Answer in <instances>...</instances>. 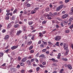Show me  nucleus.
<instances>
[{
  "instance_id": "39",
  "label": "nucleus",
  "mask_w": 73,
  "mask_h": 73,
  "mask_svg": "<svg viewBox=\"0 0 73 73\" xmlns=\"http://www.w3.org/2000/svg\"><path fill=\"white\" fill-rule=\"evenodd\" d=\"M72 20H73V18L71 17L70 18V19L69 20V21L70 22V21H72Z\"/></svg>"
},
{
  "instance_id": "29",
  "label": "nucleus",
  "mask_w": 73,
  "mask_h": 73,
  "mask_svg": "<svg viewBox=\"0 0 73 73\" xmlns=\"http://www.w3.org/2000/svg\"><path fill=\"white\" fill-rule=\"evenodd\" d=\"M52 65L56 67L57 66V64L56 63H53L52 64Z\"/></svg>"
},
{
  "instance_id": "52",
  "label": "nucleus",
  "mask_w": 73,
  "mask_h": 73,
  "mask_svg": "<svg viewBox=\"0 0 73 73\" xmlns=\"http://www.w3.org/2000/svg\"><path fill=\"white\" fill-rule=\"evenodd\" d=\"M52 23H56V21L54 20H52Z\"/></svg>"
},
{
  "instance_id": "4",
  "label": "nucleus",
  "mask_w": 73,
  "mask_h": 73,
  "mask_svg": "<svg viewBox=\"0 0 73 73\" xmlns=\"http://www.w3.org/2000/svg\"><path fill=\"white\" fill-rule=\"evenodd\" d=\"M9 36L8 35H6L4 36V37L3 38L4 40H7L9 38Z\"/></svg>"
},
{
  "instance_id": "54",
  "label": "nucleus",
  "mask_w": 73,
  "mask_h": 73,
  "mask_svg": "<svg viewBox=\"0 0 73 73\" xmlns=\"http://www.w3.org/2000/svg\"><path fill=\"white\" fill-rule=\"evenodd\" d=\"M19 16L20 17V19L22 17V16H23V14H21L19 15Z\"/></svg>"
},
{
  "instance_id": "56",
  "label": "nucleus",
  "mask_w": 73,
  "mask_h": 73,
  "mask_svg": "<svg viewBox=\"0 0 73 73\" xmlns=\"http://www.w3.org/2000/svg\"><path fill=\"white\" fill-rule=\"evenodd\" d=\"M63 4V2L62 1H60L59 4Z\"/></svg>"
},
{
  "instance_id": "32",
  "label": "nucleus",
  "mask_w": 73,
  "mask_h": 73,
  "mask_svg": "<svg viewBox=\"0 0 73 73\" xmlns=\"http://www.w3.org/2000/svg\"><path fill=\"white\" fill-rule=\"evenodd\" d=\"M64 69L62 68L61 70L60 71V73H62L63 72H64Z\"/></svg>"
},
{
  "instance_id": "64",
  "label": "nucleus",
  "mask_w": 73,
  "mask_h": 73,
  "mask_svg": "<svg viewBox=\"0 0 73 73\" xmlns=\"http://www.w3.org/2000/svg\"><path fill=\"white\" fill-rule=\"evenodd\" d=\"M73 25H71L70 26V28L71 29V28H73Z\"/></svg>"
},
{
  "instance_id": "44",
  "label": "nucleus",
  "mask_w": 73,
  "mask_h": 73,
  "mask_svg": "<svg viewBox=\"0 0 73 73\" xmlns=\"http://www.w3.org/2000/svg\"><path fill=\"white\" fill-rule=\"evenodd\" d=\"M64 24L65 25H66L68 24V21H65L64 22Z\"/></svg>"
},
{
  "instance_id": "13",
  "label": "nucleus",
  "mask_w": 73,
  "mask_h": 73,
  "mask_svg": "<svg viewBox=\"0 0 73 73\" xmlns=\"http://www.w3.org/2000/svg\"><path fill=\"white\" fill-rule=\"evenodd\" d=\"M52 16H58V14H57V12H54L53 13Z\"/></svg>"
},
{
  "instance_id": "2",
  "label": "nucleus",
  "mask_w": 73,
  "mask_h": 73,
  "mask_svg": "<svg viewBox=\"0 0 73 73\" xmlns=\"http://www.w3.org/2000/svg\"><path fill=\"white\" fill-rule=\"evenodd\" d=\"M61 39V37L60 36H56L55 38V39L56 41H60Z\"/></svg>"
},
{
  "instance_id": "30",
  "label": "nucleus",
  "mask_w": 73,
  "mask_h": 73,
  "mask_svg": "<svg viewBox=\"0 0 73 73\" xmlns=\"http://www.w3.org/2000/svg\"><path fill=\"white\" fill-rule=\"evenodd\" d=\"M10 10L9 9H8L7 10H6V12H7V13H9V12H10Z\"/></svg>"
},
{
  "instance_id": "33",
  "label": "nucleus",
  "mask_w": 73,
  "mask_h": 73,
  "mask_svg": "<svg viewBox=\"0 0 73 73\" xmlns=\"http://www.w3.org/2000/svg\"><path fill=\"white\" fill-rule=\"evenodd\" d=\"M35 61V58H33L31 60V62H33Z\"/></svg>"
},
{
  "instance_id": "60",
  "label": "nucleus",
  "mask_w": 73,
  "mask_h": 73,
  "mask_svg": "<svg viewBox=\"0 0 73 73\" xmlns=\"http://www.w3.org/2000/svg\"><path fill=\"white\" fill-rule=\"evenodd\" d=\"M34 37H35L34 35L32 36V38H31V39L32 40H34Z\"/></svg>"
},
{
  "instance_id": "21",
  "label": "nucleus",
  "mask_w": 73,
  "mask_h": 73,
  "mask_svg": "<svg viewBox=\"0 0 73 73\" xmlns=\"http://www.w3.org/2000/svg\"><path fill=\"white\" fill-rule=\"evenodd\" d=\"M45 11L46 12H48L49 11V8L48 7H47L45 8Z\"/></svg>"
},
{
  "instance_id": "14",
  "label": "nucleus",
  "mask_w": 73,
  "mask_h": 73,
  "mask_svg": "<svg viewBox=\"0 0 73 73\" xmlns=\"http://www.w3.org/2000/svg\"><path fill=\"white\" fill-rule=\"evenodd\" d=\"M9 16H7L6 15H5V20H9Z\"/></svg>"
},
{
  "instance_id": "12",
  "label": "nucleus",
  "mask_w": 73,
  "mask_h": 73,
  "mask_svg": "<svg viewBox=\"0 0 73 73\" xmlns=\"http://www.w3.org/2000/svg\"><path fill=\"white\" fill-rule=\"evenodd\" d=\"M21 32H22V31L21 30L17 31L16 34L17 35V36H19V34H20V33H21Z\"/></svg>"
},
{
  "instance_id": "42",
  "label": "nucleus",
  "mask_w": 73,
  "mask_h": 73,
  "mask_svg": "<svg viewBox=\"0 0 73 73\" xmlns=\"http://www.w3.org/2000/svg\"><path fill=\"white\" fill-rule=\"evenodd\" d=\"M60 8L59 7H57L56 8V11H60Z\"/></svg>"
},
{
  "instance_id": "25",
  "label": "nucleus",
  "mask_w": 73,
  "mask_h": 73,
  "mask_svg": "<svg viewBox=\"0 0 73 73\" xmlns=\"http://www.w3.org/2000/svg\"><path fill=\"white\" fill-rule=\"evenodd\" d=\"M40 67H37L36 68V70L37 72H38V71H39V70H40Z\"/></svg>"
},
{
  "instance_id": "10",
  "label": "nucleus",
  "mask_w": 73,
  "mask_h": 73,
  "mask_svg": "<svg viewBox=\"0 0 73 73\" xmlns=\"http://www.w3.org/2000/svg\"><path fill=\"white\" fill-rule=\"evenodd\" d=\"M39 58H44L45 57V55L44 54H41L39 56Z\"/></svg>"
},
{
  "instance_id": "24",
  "label": "nucleus",
  "mask_w": 73,
  "mask_h": 73,
  "mask_svg": "<svg viewBox=\"0 0 73 73\" xmlns=\"http://www.w3.org/2000/svg\"><path fill=\"white\" fill-rule=\"evenodd\" d=\"M62 60L64 61H68V59L66 58H62Z\"/></svg>"
},
{
  "instance_id": "59",
  "label": "nucleus",
  "mask_w": 73,
  "mask_h": 73,
  "mask_svg": "<svg viewBox=\"0 0 73 73\" xmlns=\"http://www.w3.org/2000/svg\"><path fill=\"white\" fill-rule=\"evenodd\" d=\"M42 64L43 65H46V62H43L42 63Z\"/></svg>"
},
{
  "instance_id": "34",
  "label": "nucleus",
  "mask_w": 73,
  "mask_h": 73,
  "mask_svg": "<svg viewBox=\"0 0 73 73\" xmlns=\"http://www.w3.org/2000/svg\"><path fill=\"white\" fill-rule=\"evenodd\" d=\"M46 49H43L42 50V52H46Z\"/></svg>"
},
{
  "instance_id": "45",
  "label": "nucleus",
  "mask_w": 73,
  "mask_h": 73,
  "mask_svg": "<svg viewBox=\"0 0 73 73\" xmlns=\"http://www.w3.org/2000/svg\"><path fill=\"white\" fill-rule=\"evenodd\" d=\"M27 11H26V10H24V14H25V15H26L27 13Z\"/></svg>"
},
{
  "instance_id": "35",
  "label": "nucleus",
  "mask_w": 73,
  "mask_h": 73,
  "mask_svg": "<svg viewBox=\"0 0 73 73\" xmlns=\"http://www.w3.org/2000/svg\"><path fill=\"white\" fill-rule=\"evenodd\" d=\"M55 27L56 28H60V26L57 24H56V25Z\"/></svg>"
},
{
  "instance_id": "17",
  "label": "nucleus",
  "mask_w": 73,
  "mask_h": 73,
  "mask_svg": "<svg viewBox=\"0 0 73 73\" xmlns=\"http://www.w3.org/2000/svg\"><path fill=\"white\" fill-rule=\"evenodd\" d=\"M3 55H4V53L0 52V57H3Z\"/></svg>"
},
{
  "instance_id": "43",
  "label": "nucleus",
  "mask_w": 73,
  "mask_h": 73,
  "mask_svg": "<svg viewBox=\"0 0 73 73\" xmlns=\"http://www.w3.org/2000/svg\"><path fill=\"white\" fill-rule=\"evenodd\" d=\"M34 52H35V51L33 50H31L30 51V53H33Z\"/></svg>"
},
{
  "instance_id": "40",
  "label": "nucleus",
  "mask_w": 73,
  "mask_h": 73,
  "mask_svg": "<svg viewBox=\"0 0 73 73\" xmlns=\"http://www.w3.org/2000/svg\"><path fill=\"white\" fill-rule=\"evenodd\" d=\"M70 32V30H66L65 31V33H69Z\"/></svg>"
},
{
  "instance_id": "55",
  "label": "nucleus",
  "mask_w": 73,
  "mask_h": 73,
  "mask_svg": "<svg viewBox=\"0 0 73 73\" xmlns=\"http://www.w3.org/2000/svg\"><path fill=\"white\" fill-rule=\"evenodd\" d=\"M9 50H10L9 49H8L6 50L5 52L6 53H7V52H9Z\"/></svg>"
},
{
  "instance_id": "8",
  "label": "nucleus",
  "mask_w": 73,
  "mask_h": 73,
  "mask_svg": "<svg viewBox=\"0 0 73 73\" xmlns=\"http://www.w3.org/2000/svg\"><path fill=\"white\" fill-rule=\"evenodd\" d=\"M59 44L60 43H59V42H56V44H55V45H56V46H58L59 48H60V45H59Z\"/></svg>"
},
{
  "instance_id": "22",
  "label": "nucleus",
  "mask_w": 73,
  "mask_h": 73,
  "mask_svg": "<svg viewBox=\"0 0 73 73\" xmlns=\"http://www.w3.org/2000/svg\"><path fill=\"white\" fill-rule=\"evenodd\" d=\"M17 12V9H15V10L13 11V14H15Z\"/></svg>"
},
{
  "instance_id": "23",
  "label": "nucleus",
  "mask_w": 73,
  "mask_h": 73,
  "mask_svg": "<svg viewBox=\"0 0 73 73\" xmlns=\"http://www.w3.org/2000/svg\"><path fill=\"white\" fill-rule=\"evenodd\" d=\"M19 24H16L14 26V27H15V28H18V27H19Z\"/></svg>"
},
{
  "instance_id": "20",
  "label": "nucleus",
  "mask_w": 73,
  "mask_h": 73,
  "mask_svg": "<svg viewBox=\"0 0 73 73\" xmlns=\"http://www.w3.org/2000/svg\"><path fill=\"white\" fill-rule=\"evenodd\" d=\"M32 43V41H30V42H29L28 43H27V45H31V44Z\"/></svg>"
},
{
  "instance_id": "48",
  "label": "nucleus",
  "mask_w": 73,
  "mask_h": 73,
  "mask_svg": "<svg viewBox=\"0 0 73 73\" xmlns=\"http://www.w3.org/2000/svg\"><path fill=\"white\" fill-rule=\"evenodd\" d=\"M9 15H10V13H7L6 16H9Z\"/></svg>"
},
{
  "instance_id": "28",
  "label": "nucleus",
  "mask_w": 73,
  "mask_h": 73,
  "mask_svg": "<svg viewBox=\"0 0 73 73\" xmlns=\"http://www.w3.org/2000/svg\"><path fill=\"white\" fill-rule=\"evenodd\" d=\"M20 65L21 66H24L25 64L23 62H21V63Z\"/></svg>"
},
{
  "instance_id": "3",
  "label": "nucleus",
  "mask_w": 73,
  "mask_h": 73,
  "mask_svg": "<svg viewBox=\"0 0 73 73\" xmlns=\"http://www.w3.org/2000/svg\"><path fill=\"white\" fill-rule=\"evenodd\" d=\"M28 60V57H26L25 58H23L22 60V62H25L27 60Z\"/></svg>"
},
{
  "instance_id": "51",
  "label": "nucleus",
  "mask_w": 73,
  "mask_h": 73,
  "mask_svg": "<svg viewBox=\"0 0 73 73\" xmlns=\"http://www.w3.org/2000/svg\"><path fill=\"white\" fill-rule=\"evenodd\" d=\"M33 24V22H30L29 23V25H32Z\"/></svg>"
},
{
  "instance_id": "11",
  "label": "nucleus",
  "mask_w": 73,
  "mask_h": 73,
  "mask_svg": "<svg viewBox=\"0 0 73 73\" xmlns=\"http://www.w3.org/2000/svg\"><path fill=\"white\" fill-rule=\"evenodd\" d=\"M12 26V24L11 23H10L8 24L7 25V28H10Z\"/></svg>"
},
{
  "instance_id": "38",
  "label": "nucleus",
  "mask_w": 73,
  "mask_h": 73,
  "mask_svg": "<svg viewBox=\"0 0 73 73\" xmlns=\"http://www.w3.org/2000/svg\"><path fill=\"white\" fill-rule=\"evenodd\" d=\"M2 32L3 33H5V32H6V30H5V29H3V30L2 31Z\"/></svg>"
},
{
  "instance_id": "26",
  "label": "nucleus",
  "mask_w": 73,
  "mask_h": 73,
  "mask_svg": "<svg viewBox=\"0 0 73 73\" xmlns=\"http://www.w3.org/2000/svg\"><path fill=\"white\" fill-rule=\"evenodd\" d=\"M20 68V65L19 64H17V66L16 67V68L19 69Z\"/></svg>"
},
{
  "instance_id": "27",
  "label": "nucleus",
  "mask_w": 73,
  "mask_h": 73,
  "mask_svg": "<svg viewBox=\"0 0 73 73\" xmlns=\"http://www.w3.org/2000/svg\"><path fill=\"white\" fill-rule=\"evenodd\" d=\"M69 14H70V15H73V11H71L70 10Z\"/></svg>"
},
{
  "instance_id": "7",
  "label": "nucleus",
  "mask_w": 73,
  "mask_h": 73,
  "mask_svg": "<svg viewBox=\"0 0 73 73\" xmlns=\"http://www.w3.org/2000/svg\"><path fill=\"white\" fill-rule=\"evenodd\" d=\"M27 63V64L28 65H31V61L29 60H27L26 62Z\"/></svg>"
},
{
  "instance_id": "49",
  "label": "nucleus",
  "mask_w": 73,
  "mask_h": 73,
  "mask_svg": "<svg viewBox=\"0 0 73 73\" xmlns=\"http://www.w3.org/2000/svg\"><path fill=\"white\" fill-rule=\"evenodd\" d=\"M40 47H41V48H44V44H41L40 45Z\"/></svg>"
},
{
  "instance_id": "61",
  "label": "nucleus",
  "mask_w": 73,
  "mask_h": 73,
  "mask_svg": "<svg viewBox=\"0 0 73 73\" xmlns=\"http://www.w3.org/2000/svg\"><path fill=\"white\" fill-rule=\"evenodd\" d=\"M46 23V21H44L42 22V24H45Z\"/></svg>"
},
{
  "instance_id": "5",
  "label": "nucleus",
  "mask_w": 73,
  "mask_h": 73,
  "mask_svg": "<svg viewBox=\"0 0 73 73\" xmlns=\"http://www.w3.org/2000/svg\"><path fill=\"white\" fill-rule=\"evenodd\" d=\"M18 46H19L18 45L16 46H13L11 47V49L12 50H14V49H15L17 48H18Z\"/></svg>"
},
{
  "instance_id": "9",
  "label": "nucleus",
  "mask_w": 73,
  "mask_h": 73,
  "mask_svg": "<svg viewBox=\"0 0 73 73\" xmlns=\"http://www.w3.org/2000/svg\"><path fill=\"white\" fill-rule=\"evenodd\" d=\"M67 67H68V69H70V70H71V69H72V66L69 64H68V66Z\"/></svg>"
},
{
  "instance_id": "16",
  "label": "nucleus",
  "mask_w": 73,
  "mask_h": 73,
  "mask_svg": "<svg viewBox=\"0 0 73 73\" xmlns=\"http://www.w3.org/2000/svg\"><path fill=\"white\" fill-rule=\"evenodd\" d=\"M36 13V11L34 10L31 11V14H34Z\"/></svg>"
},
{
  "instance_id": "53",
  "label": "nucleus",
  "mask_w": 73,
  "mask_h": 73,
  "mask_svg": "<svg viewBox=\"0 0 73 73\" xmlns=\"http://www.w3.org/2000/svg\"><path fill=\"white\" fill-rule=\"evenodd\" d=\"M25 69H23L22 70H21V73H24V72H25Z\"/></svg>"
},
{
  "instance_id": "1",
  "label": "nucleus",
  "mask_w": 73,
  "mask_h": 73,
  "mask_svg": "<svg viewBox=\"0 0 73 73\" xmlns=\"http://www.w3.org/2000/svg\"><path fill=\"white\" fill-rule=\"evenodd\" d=\"M63 47L64 48V49H68V44L64 43V44L63 45Z\"/></svg>"
},
{
  "instance_id": "18",
  "label": "nucleus",
  "mask_w": 73,
  "mask_h": 73,
  "mask_svg": "<svg viewBox=\"0 0 73 73\" xmlns=\"http://www.w3.org/2000/svg\"><path fill=\"white\" fill-rule=\"evenodd\" d=\"M33 48V45H31L30 46V47L29 48V50H31Z\"/></svg>"
},
{
  "instance_id": "31",
  "label": "nucleus",
  "mask_w": 73,
  "mask_h": 73,
  "mask_svg": "<svg viewBox=\"0 0 73 73\" xmlns=\"http://www.w3.org/2000/svg\"><path fill=\"white\" fill-rule=\"evenodd\" d=\"M28 72L29 73H32L33 72V70H32V69H31Z\"/></svg>"
},
{
  "instance_id": "36",
  "label": "nucleus",
  "mask_w": 73,
  "mask_h": 73,
  "mask_svg": "<svg viewBox=\"0 0 73 73\" xmlns=\"http://www.w3.org/2000/svg\"><path fill=\"white\" fill-rule=\"evenodd\" d=\"M39 55V53H37L36 55H35V57H38Z\"/></svg>"
},
{
  "instance_id": "19",
  "label": "nucleus",
  "mask_w": 73,
  "mask_h": 73,
  "mask_svg": "<svg viewBox=\"0 0 73 73\" xmlns=\"http://www.w3.org/2000/svg\"><path fill=\"white\" fill-rule=\"evenodd\" d=\"M47 16L48 17L47 18L48 19H52V18L50 17V15H49L47 14Z\"/></svg>"
},
{
  "instance_id": "50",
  "label": "nucleus",
  "mask_w": 73,
  "mask_h": 73,
  "mask_svg": "<svg viewBox=\"0 0 73 73\" xmlns=\"http://www.w3.org/2000/svg\"><path fill=\"white\" fill-rule=\"evenodd\" d=\"M27 7H31V4H27Z\"/></svg>"
},
{
  "instance_id": "37",
  "label": "nucleus",
  "mask_w": 73,
  "mask_h": 73,
  "mask_svg": "<svg viewBox=\"0 0 73 73\" xmlns=\"http://www.w3.org/2000/svg\"><path fill=\"white\" fill-rule=\"evenodd\" d=\"M27 58L28 59H31V58H32V57L31 56H30L27 57Z\"/></svg>"
},
{
  "instance_id": "57",
  "label": "nucleus",
  "mask_w": 73,
  "mask_h": 73,
  "mask_svg": "<svg viewBox=\"0 0 73 73\" xmlns=\"http://www.w3.org/2000/svg\"><path fill=\"white\" fill-rule=\"evenodd\" d=\"M70 1V0H65V2L66 3H68L69 1Z\"/></svg>"
},
{
  "instance_id": "63",
  "label": "nucleus",
  "mask_w": 73,
  "mask_h": 73,
  "mask_svg": "<svg viewBox=\"0 0 73 73\" xmlns=\"http://www.w3.org/2000/svg\"><path fill=\"white\" fill-rule=\"evenodd\" d=\"M70 11H72L73 12V7H72L70 9Z\"/></svg>"
},
{
  "instance_id": "58",
  "label": "nucleus",
  "mask_w": 73,
  "mask_h": 73,
  "mask_svg": "<svg viewBox=\"0 0 73 73\" xmlns=\"http://www.w3.org/2000/svg\"><path fill=\"white\" fill-rule=\"evenodd\" d=\"M21 46L22 47V48H24V47H25V44H22Z\"/></svg>"
},
{
  "instance_id": "62",
  "label": "nucleus",
  "mask_w": 73,
  "mask_h": 73,
  "mask_svg": "<svg viewBox=\"0 0 73 73\" xmlns=\"http://www.w3.org/2000/svg\"><path fill=\"white\" fill-rule=\"evenodd\" d=\"M71 23H72L71 22H69L68 23V25H71Z\"/></svg>"
},
{
  "instance_id": "46",
  "label": "nucleus",
  "mask_w": 73,
  "mask_h": 73,
  "mask_svg": "<svg viewBox=\"0 0 73 73\" xmlns=\"http://www.w3.org/2000/svg\"><path fill=\"white\" fill-rule=\"evenodd\" d=\"M58 7L60 9H62V5H60Z\"/></svg>"
},
{
  "instance_id": "41",
  "label": "nucleus",
  "mask_w": 73,
  "mask_h": 73,
  "mask_svg": "<svg viewBox=\"0 0 73 73\" xmlns=\"http://www.w3.org/2000/svg\"><path fill=\"white\" fill-rule=\"evenodd\" d=\"M39 66H40V68H44L45 66H43V65H42V64H40Z\"/></svg>"
},
{
  "instance_id": "47",
  "label": "nucleus",
  "mask_w": 73,
  "mask_h": 73,
  "mask_svg": "<svg viewBox=\"0 0 73 73\" xmlns=\"http://www.w3.org/2000/svg\"><path fill=\"white\" fill-rule=\"evenodd\" d=\"M12 19L13 20H15V16H13L12 17Z\"/></svg>"
},
{
  "instance_id": "6",
  "label": "nucleus",
  "mask_w": 73,
  "mask_h": 73,
  "mask_svg": "<svg viewBox=\"0 0 73 73\" xmlns=\"http://www.w3.org/2000/svg\"><path fill=\"white\" fill-rule=\"evenodd\" d=\"M68 16V14H66L63 15L62 16V18L63 19H65Z\"/></svg>"
},
{
  "instance_id": "15",
  "label": "nucleus",
  "mask_w": 73,
  "mask_h": 73,
  "mask_svg": "<svg viewBox=\"0 0 73 73\" xmlns=\"http://www.w3.org/2000/svg\"><path fill=\"white\" fill-rule=\"evenodd\" d=\"M14 34V33H13L12 31H11L10 33H9V35H10V36H12L13 35V34Z\"/></svg>"
}]
</instances>
